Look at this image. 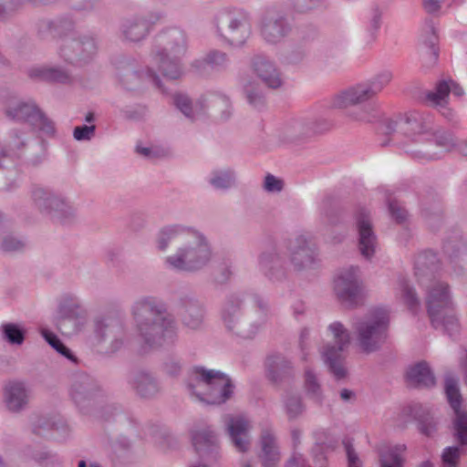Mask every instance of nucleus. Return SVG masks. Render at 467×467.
Listing matches in <instances>:
<instances>
[{
	"label": "nucleus",
	"instance_id": "1",
	"mask_svg": "<svg viewBox=\"0 0 467 467\" xmlns=\"http://www.w3.org/2000/svg\"><path fill=\"white\" fill-rule=\"evenodd\" d=\"M439 269L436 254L424 251L414 260V273L420 285L426 288V307L432 326L445 331L450 337L460 330L454 303L448 284L436 280Z\"/></svg>",
	"mask_w": 467,
	"mask_h": 467
},
{
	"label": "nucleus",
	"instance_id": "2",
	"mask_svg": "<svg viewBox=\"0 0 467 467\" xmlns=\"http://www.w3.org/2000/svg\"><path fill=\"white\" fill-rule=\"evenodd\" d=\"M131 315L136 332L145 349L172 344L177 337L174 318L167 313L165 304L155 296H143L134 302Z\"/></svg>",
	"mask_w": 467,
	"mask_h": 467
},
{
	"label": "nucleus",
	"instance_id": "3",
	"mask_svg": "<svg viewBox=\"0 0 467 467\" xmlns=\"http://www.w3.org/2000/svg\"><path fill=\"white\" fill-rule=\"evenodd\" d=\"M187 389L196 400L221 405L234 394V386L231 379L220 370L195 367L187 380Z\"/></svg>",
	"mask_w": 467,
	"mask_h": 467
},
{
	"label": "nucleus",
	"instance_id": "4",
	"mask_svg": "<svg viewBox=\"0 0 467 467\" xmlns=\"http://www.w3.org/2000/svg\"><path fill=\"white\" fill-rule=\"evenodd\" d=\"M211 258V247L205 237L194 231L173 254L165 258V265L177 271L192 272L204 267Z\"/></svg>",
	"mask_w": 467,
	"mask_h": 467
},
{
	"label": "nucleus",
	"instance_id": "5",
	"mask_svg": "<svg viewBox=\"0 0 467 467\" xmlns=\"http://www.w3.org/2000/svg\"><path fill=\"white\" fill-rule=\"evenodd\" d=\"M389 321L388 311L379 308L355 324L357 342L363 352L368 354L381 348L387 339Z\"/></svg>",
	"mask_w": 467,
	"mask_h": 467
},
{
	"label": "nucleus",
	"instance_id": "6",
	"mask_svg": "<svg viewBox=\"0 0 467 467\" xmlns=\"http://www.w3.org/2000/svg\"><path fill=\"white\" fill-rule=\"evenodd\" d=\"M34 207L44 216L59 223H68L74 218L75 210L61 195L49 188L35 185L30 192Z\"/></svg>",
	"mask_w": 467,
	"mask_h": 467
},
{
	"label": "nucleus",
	"instance_id": "7",
	"mask_svg": "<svg viewBox=\"0 0 467 467\" xmlns=\"http://www.w3.org/2000/svg\"><path fill=\"white\" fill-rule=\"evenodd\" d=\"M328 330L333 336L336 346H327L321 352L322 358L335 378L341 379L347 375V369L344 366L342 352L349 344V333L348 329L338 321H335L330 324Z\"/></svg>",
	"mask_w": 467,
	"mask_h": 467
},
{
	"label": "nucleus",
	"instance_id": "8",
	"mask_svg": "<svg viewBox=\"0 0 467 467\" xmlns=\"http://www.w3.org/2000/svg\"><path fill=\"white\" fill-rule=\"evenodd\" d=\"M334 291L342 303L358 305L365 294L359 267L350 265L342 269L334 280Z\"/></svg>",
	"mask_w": 467,
	"mask_h": 467
},
{
	"label": "nucleus",
	"instance_id": "9",
	"mask_svg": "<svg viewBox=\"0 0 467 467\" xmlns=\"http://www.w3.org/2000/svg\"><path fill=\"white\" fill-rule=\"evenodd\" d=\"M445 394L448 402L454 412L452 420L453 437L462 446L467 445V412L462 410V395L459 389L458 379L452 376L445 378Z\"/></svg>",
	"mask_w": 467,
	"mask_h": 467
},
{
	"label": "nucleus",
	"instance_id": "10",
	"mask_svg": "<svg viewBox=\"0 0 467 467\" xmlns=\"http://www.w3.org/2000/svg\"><path fill=\"white\" fill-rule=\"evenodd\" d=\"M213 109H223L221 119H227L230 115V102L225 96H212L209 99H202L194 103L184 94H177L174 103L182 113L190 119H196L204 113L205 103Z\"/></svg>",
	"mask_w": 467,
	"mask_h": 467
},
{
	"label": "nucleus",
	"instance_id": "11",
	"mask_svg": "<svg viewBox=\"0 0 467 467\" xmlns=\"http://www.w3.org/2000/svg\"><path fill=\"white\" fill-rule=\"evenodd\" d=\"M290 262L296 270L311 267L317 261V249L306 234H300L287 242Z\"/></svg>",
	"mask_w": 467,
	"mask_h": 467
},
{
	"label": "nucleus",
	"instance_id": "12",
	"mask_svg": "<svg viewBox=\"0 0 467 467\" xmlns=\"http://www.w3.org/2000/svg\"><path fill=\"white\" fill-rule=\"evenodd\" d=\"M123 327L121 322L110 317H99L94 319V340L97 344L109 341V352L119 350L122 344Z\"/></svg>",
	"mask_w": 467,
	"mask_h": 467
},
{
	"label": "nucleus",
	"instance_id": "13",
	"mask_svg": "<svg viewBox=\"0 0 467 467\" xmlns=\"http://www.w3.org/2000/svg\"><path fill=\"white\" fill-rule=\"evenodd\" d=\"M186 47L184 41L165 47L161 51H158L154 59L159 65L160 70L163 76L177 79L182 74L180 58L185 54Z\"/></svg>",
	"mask_w": 467,
	"mask_h": 467
},
{
	"label": "nucleus",
	"instance_id": "14",
	"mask_svg": "<svg viewBox=\"0 0 467 467\" xmlns=\"http://www.w3.org/2000/svg\"><path fill=\"white\" fill-rule=\"evenodd\" d=\"M450 92L456 97H461L464 93L462 88L452 79L441 80L436 84L433 91H429L426 94L425 100L430 106L439 108L441 113L451 120L454 113L447 107Z\"/></svg>",
	"mask_w": 467,
	"mask_h": 467
},
{
	"label": "nucleus",
	"instance_id": "15",
	"mask_svg": "<svg viewBox=\"0 0 467 467\" xmlns=\"http://www.w3.org/2000/svg\"><path fill=\"white\" fill-rule=\"evenodd\" d=\"M358 247L361 255L370 259L377 249V236L373 231L370 215L367 209L360 208L356 214Z\"/></svg>",
	"mask_w": 467,
	"mask_h": 467
},
{
	"label": "nucleus",
	"instance_id": "16",
	"mask_svg": "<svg viewBox=\"0 0 467 467\" xmlns=\"http://www.w3.org/2000/svg\"><path fill=\"white\" fill-rule=\"evenodd\" d=\"M226 431L234 448L241 451H246L250 447L251 422L244 415H226L223 418Z\"/></svg>",
	"mask_w": 467,
	"mask_h": 467
},
{
	"label": "nucleus",
	"instance_id": "17",
	"mask_svg": "<svg viewBox=\"0 0 467 467\" xmlns=\"http://www.w3.org/2000/svg\"><path fill=\"white\" fill-rule=\"evenodd\" d=\"M400 129L412 140H429L434 130L433 118L428 113L413 111L400 122Z\"/></svg>",
	"mask_w": 467,
	"mask_h": 467
},
{
	"label": "nucleus",
	"instance_id": "18",
	"mask_svg": "<svg viewBox=\"0 0 467 467\" xmlns=\"http://www.w3.org/2000/svg\"><path fill=\"white\" fill-rule=\"evenodd\" d=\"M192 439L195 451L202 460L215 462L218 459V438L210 427L194 431Z\"/></svg>",
	"mask_w": 467,
	"mask_h": 467
},
{
	"label": "nucleus",
	"instance_id": "19",
	"mask_svg": "<svg viewBox=\"0 0 467 467\" xmlns=\"http://www.w3.org/2000/svg\"><path fill=\"white\" fill-rule=\"evenodd\" d=\"M243 297L244 296L239 294L229 296L223 305L221 317L227 329L234 331L237 334H243L244 337H250L251 334L246 335L244 331L241 330Z\"/></svg>",
	"mask_w": 467,
	"mask_h": 467
},
{
	"label": "nucleus",
	"instance_id": "20",
	"mask_svg": "<svg viewBox=\"0 0 467 467\" xmlns=\"http://www.w3.org/2000/svg\"><path fill=\"white\" fill-rule=\"evenodd\" d=\"M211 27L222 29H237L239 27H251L249 14L242 9L223 8L216 12L209 25Z\"/></svg>",
	"mask_w": 467,
	"mask_h": 467
},
{
	"label": "nucleus",
	"instance_id": "21",
	"mask_svg": "<svg viewBox=\"0 0 467 467\" xmlns=\"http://www.w3.org/2000/svg\"><path fill=\"white\" fill-rule=\"evenodd\" d=\"M375 97L376 95L373 90L365 80L336 96L332 103L335 108L345 109L349 106L364 103Z\"/></svg>",
	"mask_w": 467,
	"mask_h": 467
},
{
	"label": "nucleus",
	"instance_id": "22",
	"mask_svg": "<svg viewBox=\"0 0 467 467\" xmlns=\"http://www.w3.org/2000/svg\"><path fill=\"white\" fill-rule=\"evenodd\" d=\"M259 266L272 282L282 281L286 276L285 262L275 248H270L260 254Z\"/></svg>",
	"mask_w": 467,
	"mask_h": 467
},
{
	"label": "nucleus",
	"instance_id": "23",
	"mask_svg": "<svg viewBox=\"0 0 467 467\" xmlns=\"http://www.w3.org/2000/svg\"><path fill=\"white\" fill-rule=\"evenodd\" d=\"M98 389L96 381L90 376L79 374L73 379L69 393L73 401L82 407L94 398Z\"/></svg>",
	"mask_w": 467,
	"mask_h": 467
},
{
	"label": "nucleus",
	"instance_id": "24",
	"mask_svg": "<svg viewBox=\"0 0 467 467\" xmlns=\"http://www.w3.org/2000/svg\"><path fill=\"white\" fill-rule=\"evenodd\" d=\"M266 377L274 383H280L292 377L294 367L292 362L281 354H273L265 361Z\"/></svg>",
	"mask_w": 467,
	"mask_h": 467
},
{
	"label": "nucleus",
	"instance_id": "25",
	"mask_svg": "<svg viewBox=\"0 0 467 467\" xmlns=\"http://www.w3.org/2000/svg\"><path fill=\"white\" fill-rule=\"evenodd\" d=\"M260 458L264 467H275L280 460L276 438L271 428H265L260 435Z\"/></svg>",
	"mask_w": 467,
	"mask_h": 467
},
{
	"label": "nucleus",
	"instance_id": "26",
	"mask_svg": "<svg viewBox=\"0 0 467 467\" xmlns=\"http://www.w3.org/2000/svg\"><path fill=\"white\" fill-rule=\"evenodd\" d=\"M179 315L185 327L197 330L203 323L204 308L198 301L187 299L182 303Z\"/></svg>",
	"mask_w": 467,
	"mask_h": 467
},
{
	"label": "nucleus",
	"instance_id": "27",
	"mask_svg": "<svg viewBox=\"0 0 467 467\" xmlns=\"http://www.w3.org/2000/svg\"><path fill=\"white\" fill-rule=\"evenodd\" d=\"M253 68L261 80L271 88H279L283 80L275 65L264 57L257 56L253 60Z\"/></svg>",
	"mask_w": 467,
	"mask_h": 467
},
{
	"label": "nucleus",
	"instance_id": "28",
	"mask_svg": "<svg viewBox=\"0 0 467 467\" xmlns=\"http://www.w3.org/2000/svg\"><path fill=\"white\" fill-rule=\"evenodd\" d=\"M439 36L436 31H422L419 38V49L421 60L427 67L435 65L439 57Z\"/></svg>",
	"mask_w": 467,
	"mask_h": 467
},
{
	"label": "nucleus",
	"instance_id": "29",
	"mask_svg": "<svg viewBox=\"0 0 467 467\" xmlns=\"http://www.w3.org/2000/svg\"><path fill=\"white\" fill-rule=\"evenodd\" d=\"M28 391L22 382H10L4 389V400L7 409L17 412L28 402Z\"/></svg>",
	"mask_w": 467,
	"mask_h": 467
},
{
	"label": "nucleus",
	"instance_id": "30",
	"mask_svg": "<svg viewBox=\"0 0 467 467\" xmlns=\"http://www.w3.org/2000/svg\"><path fill=\"white\" fill-rule=\"evenodd\" d=\"M129 384L142 398H151L159 392L157 380L145 371H135L130 374Z\"/></svg>",
	"mask_w": 467,
	"mask_h": 467
},
{
	"label": "nucleus",
	"instance_id": "31",
	"mask_svg": "<svg viewBox=\"0 0 467 467\" xmlns=\"http://www.w3.org/2000/svg\"><path fill=\"white\" fill-rule=\"evenodd\" d=\"M408 384L419 388H430L435 385V377L428 363L421 361L410 367L406 373Z\"/></svg>",
	"mask_w": 467,
	"mask_h": 467
},
{
	"label": "nucleus",
	"instance_id": "32",
	"mask_svg": "<svg viewBox=\"0 0 467 467\" xmlns=\"http://www.w3.org/2000/svg\"><path fill=\"white\" fill-rule=\"evenodd\" d=\"M228 59L223 52L213 50L203 59H197L192 64L194 71L200 75H208L212 71H219L226 67Z\"/></svg>",
	"mask_w": 467,
	"mask_h": 467
},
{
	"label": "nucleus",
	"instance_id": "33",
	"mask_svg": "<svg viewBox=\"0 0 467 467\" xmlns=\"http://www.w3.org/2000/svg\"><path fill=\"white\" fill-rule=\"evenodd\" d=\"M194 231L182 225H170L162 228L157 237L156 244L160 251H165L171 242L176 240H184L191 236Z\"/></svg>",
	"mask_w": 467,
	"mask_h": 467
},
{
	"label": "nucleus",
	"instance_id": "34",
	"mask_svg": "<svg viewBox=\"0 0 467 467\" xmlns=\"http://www.w3.org/2000/svg\"><path fill=\"white\" fill-rule=\"evenodd\" d=\"M406 450L407 447L404 444L380 448L379 451L380 467H403Z\"/></svg>",
	"mask_w": 467,
	"mask_h": 467
},
{
	"label": "nucleus",
	"instance_id": "35",
	"mask_svg": "<svg viewBox=\"0 0 467 467\" xmlns=\"http://www.w3.org/2000/svg\"><path fill=\"white\" fill-rule=\"evenodd\" d=\"M39 110L34 102H10L6 109V115L12 119L25 121L31 125L35 119L31 116Z\"/></svg>",
	"mask_w": 467,
	"mask_h": 467
},
{
	"label": "nucleus",
	"instance_id": "36",
	"mask_svg": "<svg viewBox=\"0 0 467 467\" xmlns=\"http://www.w3.org/2000/svg\"><path fill=\"white\" fill-rule=\"evenodd\" d=\"M396 297L406 305L412 312H416L420 308V298L415 292V289L404 277H400L398 281Z\"/></svg>",
	"mask_w": 467,
	"mask_h": 467
},
{
	"label": "nucleus",
	"instance_id": "37",
	"mask_svg": "<svg viewBox=\"0 0 467 467\" xmlns=\"http://www.w3.org/2000/svg\"><path fill=\"white\" fill-rule=\"evenodd\" d=\"M304 389L306 396L317 404H321L324 399L322 387L317 375L312 368L305 369Z\"/></svg>",
	"mask_w": 467,
	"mask_h": 467
},
{
	"label": "nucleus",
	"instance_id": "38",
	"mask_svg": "<svg viewBox=\"0 0 467 467\" xmlns=\"http://www.w3.org/2000/svg\"><path fill=\"white\" fill-rule=\"evenodd\" d=\"M80 26L78 18L71 14H63L54 18H44L39 21V27L44 29H69Z\"/></svg>",
	"mask_w": 467,
	"mask_h": 467
},
{
	"label": "nucleus",
	"instance_id": "39",
	"mask_svg": "<svg viewBox=\"0 0 467 467\" xmlns=\"http://www.w3.org/2000/svg\"><path fill=\"white\" fill-rule=\"evenodd\" d=\"M61 429L67 432L68 428L64 423H58L47 417H37L32 422V431L38 436L53 437L51 431H58Z\"/></svg>",
	"mask_w": 467,
	"mask_h": 467
},
{
	"label": "nucleus",
	"instance_id": "40",
	"mask_svg": "<svg viewBox=\"0 0 467 467\" xmlns=\"http://www.w3.org/2000/svg\"><path fill=\"white\" fill-rule=\"evenodd\" d=\"M80 307L79 299L72 295L64 296L58 306V314L60 317L65 319L76 318L78 315Z\"/></svg>",
	"mask_w": 467,
	"mask_h": 467
},
{
	"label": "nucleus",
	"instance_id": "41",
	"mask_svg": "<svg viewBox=\"0 0 467 467\" xmlns=\"http://www.w3.org/2000/svg\"><path fill=\"white\" fill-rule=\"evenodd\" d=\"M285 413L289 420L299 417L305 410L300 395L287 392L283 398Z\"/></svg>",
	"mask_w": 467,
	"mask_h": 467
},
{
	"label": "nucleus",
	"instance_id": "42",
	"mask_svg": "<svg viewBox=\"0 0 467 467\" xmlns=\"http://www.w3.org/2000/svg\"><path fill=\"white\" fill-rule=\"evenodd\" d=\"M161 18L162 15L161 13H149L143 16H135L128 19L123 26L126 29L133 27L149 29L150 27L156 26Z\"/></svg>",
	"mask_w": 467,
	"mask_h": 467
},
{
	"label": "nucleus",
	"instance_id": "43",
	"mask_svg": "<svg viewBox=\"0 0 467 467\" xmlns=\"http://www.w3.org/2000/svg\"><path fill=\"white\" fill-rule=\"evenodd\" d=\"M288 26L286 18L275 10L266 11L261 18L262 29H285Z\"/></svg>",
	"mask_w": 467,
	"mask_h": 467
},
{
	"label": "nucleus",
	"instance_id": "44",
	"mask_svg": "<svg viewBox=\"0 0 467 467\" xmlns=\"http://www.w3.org/2000/svg\"><path fill=\"white\" fill-rule=\"evenodd\" d=\"M2 333L4 338L13 345H21L25 340V330L17 324L5 323L3 324Z\"/></svg>",
	"mask_w": 467,
	"mask_h": 467
},
{
	"label": "nucleus",
	"instance_id": "45",
	"mask_svg": "<svg viewBox=\"0 0 467 467\" xmlns=\"http://www.w3.org/2000/svg\"><path fill=\"white\" fill-rule=\"evenodd\" d=\"M392 78L393 73L389 69H384L366 81L377 96L391 82Z\"/></svg>",
	"mask_w": 467,
	"mask_h": 467
},
{
	"label": "nucleus",
	"instance_id": "46",
	"mask_svg": "<svg viewBox=\"0 0 467 467\" xmlns=\"http://www.w3.org/2000/svg\"><path fill=\"white\" fill-rule=\"evenodd\" d=\"M248 103L256 109H262L265 105V98L258 84L249 83L244 87Z\"/></svg>",
	"mask_w": 467,
	"mask_h": 467
},
{
	"label": "nucleus",
	"instance_id": "47",
	"mask_svg": "<svg viewBox=\"0 0 467 467\" xmlns=\"http://www.w3.org/2000/svg\"><path fill=\"white\" fill-rule=\"evenodd\" d=\"M41 334L46 341L55 348L58 353L67 358L73 363L77 362V358L73 355V353L68 349L63 343L59 340V338L52 332L42 329Z\"/></svg>",
	"mask_w": 467,
	"mask_h": 467
},
{
	"label": "nucleus",
	"instance_id": "48",
	"mask_svg": "<svg viewBox=\"0 0 467 467\" xmlns=\"http://www.w3.org/2000/svg\"><path fill=\"white\" fill-rule=\"evenodd\" d=\"M234 174L230 171H217L212 173L209 179L210 184L215 189L224 190L234 183Z\"/></svg>",
	"mask_w": 467,
	"mask_h": 467
},
{
	"label": "nucleus",
	"instance_id": "49",
	"mask_svg": "<svg viewBox=\"0 0 467 467\" xmlns=\"http://www.w3.org/2000/svg\"><path fill=\"white\" fill-rule=\"evenodd\" d=\"M220 37L223 45L232 47H242L249 37V31H223Z\"/></svg>",
	"mask_w": 467,
	"mask_h": 467
},
{
	"label": "nucleus",
	"instance_id": "50",
	"mask_svg": "<svg viewBox=\"0 0 467 467\" xmlns=\"http://www.w3.org/2000/svg\"><path fill=\"white\" fill-rule=\"evenodd\" d=\"M29 76L31 78H42L45 79H50L60 82H63L67 78V75L61 70L44 67H36L30 69Z\"/></svg>",
	"mask_w": 467,
	"mask_h": 467
},
{
	"label": "nucleus",
	"instance_id": "51",
	"mask_svg": "<svg viewBox=\"0 0 467 467\" xmlns=\"http://www.w3.org/2000/svg\"><path fill=\"white\" fill-rule=\"evenodd\" d=\"M35 118L32 126L37 128L42 133L47 136H53L56 132L55 123L49 119L41 110L31 116Z\"/></svg>",
	"mask_w": 467,
	"mask_h": 467
},
{
	"label": "nucleus",
	"instance_id": "52",
	"mask_svg": "<svg viewBox=\"0 0 467 467\" xmlns=\"http://www.w3.org/2000/svg\"><path fill=\"white\" fill-rule=\"evenodd\" d=\"M429 140H434L438 146L445 150H451L455 145L454 138L450 132L436 129L433 130Z\"/></svg>",
	"mask_w": 467,
	"mask_h": 467
},
{
	"label": "nucleus",
	"instance_id": "53",
	"mask_svg": "<svg viewBox=\"0 0 467 467\" xmlns=\"http://www.w3.org/2000/svg\"><path fill=\"white\" fill-rule=\"evenodd\" d=\"M462 451L458 446L445 448L441 455L442 467H457Z\"/></svg>",
	"mask_w": 467,
	"mask_h": 467
},
{
	"label": "nucleus",
	"instance_id": "54",
	"mask_svg": "<svg viewBox=\"0 0 467 467\" xmlns=\"http://www.w3.org/2000/svg\"><path fill=\"white\" fill-rule=\"evenodd\" d=\"M34 459L43 467H59L61 461L57 454L47 451L35 453Z\"/></svg>",
	"mask_w": 467,
	"mask_h": 467
},
{
	"label": "nucleus",
	"instance_id": "55",
	"mask_svg": "<svg viewBox=\"0 0 467 467\" xmlns=\"http://www.w3.org/2000/svg\"><path fill=\"white\" fill-rule=\"evenodd\" d=\"M22 5V0H0V20H5Z\"/></svg>",
	"mask_w": 467,
	"mask_h": 467
},
{
	"label": "nucleus",
	"instance_id": "56",
	"mask_svg": "<svg viewBox=\"0 0 467 467\" xmlns=\"http://www.w3.org/2000/svg\"><path fill=\"white\" fill-rule=\"evenodd\" d=\"M420 421V430L426 436H431L436 431L437 423L432 415L428 412L425 416L416 415Z\"/></svg>",
	"mask_w": 467,
	"mask_h": 467
},
{
	"label": "nucleus",
	"instance_id": "57",
	"mask_svg": "<svg viewBox=\"0 0 467 467\" xmlns=\"http://www.w3.org/2000/svg\"><path fill=\"white\" fill-rule=\"evenodd\" d=\"M96 127L91 126H77L73 131V137L76 140H89L95 135Z\"/></svg>",
	"mask_w": 467,
	"mask_h": 467
},
{
	"label": "nucleus",
	"instance_id": "58",
	"mask_svg": "<svg viewBox=\"0 0 467 467\" xmlns=\"http://www.w3.org/2000/svg\"><path fill=\"white\" fill-rule=\"evenodd\" d=\"M323 0H292V5L297 13L308 12L322 4Z\"/></svg>",
	"mask_w": 467,
	"mask_h": 467
},
{
	"label": "nucleus",
	"instance_id": "59",
	"mask_svg": "<svg viewBox=\"0 0 467 467\" xmlns=\"http://www.w3.org/2000/svg\"><path fill=\"white\" fill-rule=\"evenodd\" d=\"M284 187L282 180L272 174H267L264 181V189L268 192H279Z\"/></svg>",
	"mask_w": 467,
	"mask_h": 467
},
{
	"label": "nucleus",
	"instance_id": "60",
	"mask_svg": "<svg viewBox=\"0 0 467 467\" xmlns=\"http://www.w3.org/2000/svg\"><path fill=\"white\" fill-rule=\"evenodd\" d=\"M460 239L454 238L447 240L443 244V254L448 257V259L452 262V257L457 256L460 252Z\"/></svg>",
	"mask_w": 467,
	"mask_h": 467
},
{
	"label": "nucleus",
	"instance_id": "61",
	"mask_svg": "<svg viewBox=\"0 0 467 467\" xmlns=\"http://www.w3.org/2000/svg\"><path fill=\"white\" fill-rule=\"evenodd\" d=\"M389 210L397 223H403L406 220L407 211L397 201H390L389 202Z\"/></svg>",
	"mask_w": 467,
	"mask_h": 467
},
{
	"label": "nucleus",
	"instance_id": "62",
	"mask_svg": "<svg viewBox=\"0 0 467 467\" xmlns=\"http://www.w3.org/2000/svg\"><path fill=\"white\" fill-rule=\"evenodd\" d=\"M344 447L348 457V467H361V462L353 445L347 441H344Z\"/></svg>",
	"mask_w": 467,
	"mask_h": 467
},
{
	"label": "nucleus",
	"instance_id": "63",
	"mask_svg": "<svg viewBox=\"0 0 467 467\" xmlns=\"http://www.w3.org/2000/svg\"><path fill=\"white\" fill-rule=\"evenodd\" d=\"M23 245L24 244L21 241L16 240L12 236H6L3 240L0 247L5 252H13L21 249Z\"/></svg>",
	"mask_w": 467,
	"mask_h": 467
},
{
	"label": "nucleus",
	"instance_id": "64",
	"mask_svg": "<svg viewBox=\"0 0 467 467\" xmlns=\"http://www.w3.org/2000/svg\"><path fill=\"white\" fill-rule=\"evenodd\" d=\"M181 369V362L173 358L167 359L163 364L164 372L172 377L178 375Z\"/></svg>",
	"mask_w": 467,
	"mask_h": 467
}]
</instances>
